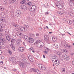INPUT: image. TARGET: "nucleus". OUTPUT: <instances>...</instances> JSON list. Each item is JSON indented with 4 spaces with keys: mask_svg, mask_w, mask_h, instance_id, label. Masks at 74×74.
<instances>
[{
    "mask_svg": "<svg viewBox=\"0 0 74 74\" xmlns=\"http://www.w3.org/2000/svg\"><path fill=\"white\" fill-rule=\"evenodd\" d=\"M64 59L67 60H69L70 59V57L69 56H67L66 54H65L63 56Z\"/></svg>",
    "mask_w": 74,
    "mask_h": 74,
    "instance_id": "f8f14e48",
    "label": "nucleus"
},
{
    "mask_svg": "<svg viewBox=\"0 0 74 74\" xmlns=\"http://www.w3.org/2000/svg\"><path fill=\"white\" fill-rule=\"evenodd\" d=\"M19 65L21 67H23V68H26L27 67V65L25 64V63L20 62L19 63Z\"/></svg>",
    "mask_w": 74,
    "mask_h": 74,
    "instance_id": "f03ea898",
    "label": "nucleus"
},
{
    "mask_svg": "<svg viewBox=\"0 0 74 74\" xmlns=\"http://www.w3.org/2000/svg\"><path fill=\"white\" fill-rule=\"evenodd\" d=\"M32 52H33V53H34V52H35V51H34V50H32Z\"/></svg>",
    "mask_w": 74,
    "mask_h": 74,
    "instance_id": "69168bd1",
    "label": "nucleus"
},
{
    "mask_svg": "<svg viewBox=\"0 0 74 74\" xmlns=\"http://www.w3.org/2000/svg\"><path fill=\"white\" fill-rule=\"evenodd\" d=\"M57 54L58 55H59V56H61L62 55V54L61 53H60V52L58 51L57 53Z\"/></svg>",
    "mask_w": 74,
    "mask_h": 74,
    "instance_id": "2f4dec72",
    "label": "nucleus"
},
{
    "mask_svg": "<svg viewBox=\"0 0 74 74\" xmlns=\"http://www.w3.org/2000/svg\"><path fill=\"white\" fill-rule=\"evenodd\" d=\"M0 64H3V61H1L0 62Z\"/></svg>",
    "mask_w": 74,
    "mask_h": 74,
    "instance_id": "5fc2aeb1",
    "label": "nucleus"
},
{
    "mask_svg": "<svg viewBox=\"0 0 74 74\" xmlns=\"http://www.w3.org/2000/svg\"><path fill=\"white\" fill-rule=\"evenodd\" d=\"M20 30H21V31H25L26 30V29L24 27H22L21 28Z\"/></svg>",
    "mask_w": 74,
    "mask_h": 74,
    "instance_id": "7c9ffc66",
    "label": "nucleus"
},
{
    "mask_svg": "<svg viewBox=\"0 0 74 74\" xmlns=\"http://www.w3.org/2000/svg\"><path fill=\"white\" fill-rule=\"evenodd\" d=\"M0 45H4V43L2 42H0Z\"/></svg>",
    "mask_w": 74,
    "mask_h": 74,
    "instance_id": "79ce46f5",
    "label": "nucleus"
},
{
    "mask_svg": "<svg viewBox=\"0 0 74 74\" xmlns=\"http://www.w3.org/2000/svg\"><path fill=\"white\" fill-rule=\"evenodd\" d=\"M3 31V29L2 28H0V32H2Z\"/></svg>",
    "mask_w": 74,
    "mask_h": 74,
    "instance_id": "49530a36",
    "label": "nucleus"
},
{
    "mask_svg": "<svg viewBox=\"0 0 74 74\" xmlns=\"http://www.w3.org/2000/svg\"><path fill=\"white\" fill-rule=\"evenodd\" d=\"M64 46L65 48L68 49H70L71 48V46L70 45L65 44L64 45Z\"/></svg>",
    "mask_w": 74,
    "mask_h": 74,
    "instance_id": "9b49d317",
    "label": "nucleus"
},
{
    "mask_svg": "<svg viewBox=\"0 0 74 74\" xmlns=\"http://www.w3.org/2000/svg\"><path fill=\"white\" fill-rule=\"evenodd\" d=\"M53 58L52 59V61L53 63L54 64H55V65L56 66H58V65L60 64V61L56 60L53 62Z\"/></svg>",
    "mask_w": 74,
    "mask_h": 74,
    "instance_id": "7ed1b4c3",
    "label": "nucleus"
},
{
    "mask_svg": "<svg viewBox=\"0 0 74 74\" xmlns=\"http://www.w3.org/2000/svg\"><path fill=\"white\" fill-rule=\"evenodd\" d=\"M69 3H71V2H72V0H68Z\"/></svg>",
    "mask_w": 74,
    "mask_h": 74,
    "instance_id": "e2e57ef3",
    "label": "nucleus"
},
{
    "mask_svg": "<svg viewBox=\"0 0 74 74\" xmlns=\"http://www.w3.org/2000/svg\"><path fill=\"white\" fill-rule=\"evenodd\" d=\"M36 72L38 74H40V71H39L38 70H36Z\"/></svg>",
    "mask_w": 74,
    "mask_h": 74,
    "instance_id": "37998d69",
    "label": "nucleus"
},
{
    "mask_svg": "<svg viewBox=\"0 0 74 74\" xmlns=\"http://www.w3.org/2000/svg\"><path fill=\"white\" fill-rule=\"evenodd\" d=\"M22 9L23 10H26V6L25 5H23L22 6Z\"/></svg>",
    "mask_w": 74,
    "mask_h": 74,
    "instance_id": "cd10ccee",
    "label": "nucleus"
},
{
    "mask_svg": "<svg viewBox=\"0 0 74 74\" xmlns=\"http://www.w3.org/2000/svg\"><path fill=\"white\" fill-rule=\"evenodd\" d=\"M67 22L69 25H71L73 23V21L71 20H68Z\"/></svg>",
    "mask_w": 74,
    "mask_h": 74,
    "instance_id": "bb28decb",
    "label": "nucleus"
},
{
    "mask_svg": "<svg viewBox=\"0 0 74 74\" xmlns=\"http://www.w3.org/2000/svg\"><path fill=\"white\" fill-rule=\"evenodd\" d=\"M3 36V34L2 33H0V37H2Z\"/></svg>",
    "mask_w": 74,
    "mask_h": 74,
    "instance_id": "13d9d810",
    "label": "nucleus"
},
{
    "mask_svg": "<svg viewBox=\"0 0 74 74\" xmlns=\"http://www.w3.org/2000/svg\"><path fill=\"white\" fill-rule=\"evenodd\" d=\"M61 52H65V53H67L68 52V51L66 49H62L61 50Z\"/></svg>",
    "mask_w": 74,
    "mask_h": 74,
    "instance_id": "dca6fc26",
    "label": "nucleus"
},
{
    "mask_svg": "<svg viewBox=\"0 0 74 74\" xmlns=\"http://www.w3.org/2000/svg\"><path fill=\"white\" fill-rule=\"evenodd\" d=\"M65 71H66V70L65 69L63 68L62 69V72H63L64 73V72H65Z\"/></svg>",
    "mask_w": 74,
    "mask_h": 74,
    "instance_id": "c03bdc74",
    "label": "nucleus"
},
{
    "mask_svg": "<svg viewBox=\"0 0 74 74\" xmlns=\"http://www.w3.org/2000/svg\"><path fill=\"white\" fill-rule=\"evenodd\" d=\"M21 15V11L18 10L16 12V16H19Z\"/></svg>",
    "mask_w": 74,
    "mask_h": 74,
    "instance_id": "1a4fd4ad",
    "label": "nucleus"
},
{
    "mask_svg": "<svg viewBox=\"0 0 74 74\" xmlns=\"http://www.w3.org/2000/svg\"><path fill=\"white\" fill-rule=\"evenodd\" d=\"M44 52L45 53H46V54L47 53H48V51H44Z\"/></svg>",
    "mask_w": 74,
    "mask_h": 74,
    "instance_id": "3c124183",
    "label": "nucleus"
},
{
    "mask_svg": "<svg viewBox=\"0 0 74 74\" xmlns=\"http://www.w3.org/2000/svg\"><path fill=\"white\" fill-rule=\"evenodd\" d=\"M0 40L1 41H2V42H6V40H5V39L2 38H0Z\"/></svg>",
    "mask_w": 74,
    "mask_h": 74,
    "instance_id": "a211bd4d",
    "label": "nucleus"
},
{
    "mask_svg": "<svg viewBox=\"0 0 74 74\" xmlns=\"http://www.w3.org/2000/svg\"><path fill=\"white\" fill-rule=\"evenodd\" d=\"M57 13L58 14H60V15H62V14H64V12L61 11H58Z\"/></svg>",
    "mask_w": 74,
    "mask_h": 74,
    "instance_id": "6ab92c4d",
    "label": "nucleus"
},
{
    "mask_svg": "<svg viewBox=\"0 0 74 74\" xmlns=\"http://www.w3.org/2000/svg\"><path fill=\"white\" fill-rule=\"evenodd\" d=\"M39 30H40V31H41V30H42V28H39Z\"/></svg>",
    "mask_w": 74,
    "mask_h": 74,
    "instance_id": "4d7b16f0",
    "label": "nucleus"
},
{
    "mask_svg": "<svg viewBox=\"0 0 74 74\" xmlns=\"http://www.w3.org/2000/svg\"><path fill=\"white\" fill-rule=\"evenodd\" d=\"M8 52L9 53V55H12V51L9 50H8Z\"/></svg>",
    "mask_w": 74,
    "mask_h": 74,
    "instance_id": "473e14b6",
    "label": "nucleus"
},
{
    "mask_svg": "<svg viewBox=\"0 0 74 74\" xmlns=\"http://www.w3.org/2000/svg\"><path fill=\"white\" fill-rule=\"evenodd\" d=\"M1 58L2 59H4V56H2L1 57Z\"/></svg>",
    "mask_w": 74,
    "mask_h": 74,
    "instance_id": "bf43d9fd",
    "label": "nucleus"
},
{
    "mask_svg": "<svg viewBox=\"0 0 74 74\" xmlns=\"http://www.w3.org/2000/svg\"><path fill=\"white\" fill-rule=\"evenodd\" d=\"M17 36H18L19 37H20V36H22V33H17Z\"/></svg>",
    "mask_w": 74,
    "mask_h": 74,
    "instance_id": "72a5a7b5",
    "label": "nucleus"
},
{
    "mask_svg": "<svg viewBox=\"0 0 74 74\" xmlns=\"http://www.w3.org/2000/svg\"><path fill=\"white\" fill-rule=\"evenodd\" d=\"M16 61V58L14 57V60H13L12 61V63H15Z\"/></svg>",
    "mask_w": 74,
    "mask_h": 74,
    "instance_id": "c9c22d12",
    "label": "nucleus"
},
{
    "mask_svg": "<svg viewBox=\"0 0 74 74\" xmlns=\"http://www.w3.org/2000/svg\"><path fill=\"white\" fill-rule=\"evenodd\" d=\"M5 36H7V35H8L9 34V33H8V30L5 29Z\"/></svg>",
    "mask_w": 74,
    "mask_h": 74,
    "instance_id": "412c9836",
    "label": "nucleus"
},
{
    "mask_svg": "<svg viewBox=\"0 0 74 74\" xmlns=\"http://www.w3.org/2000/svg\"><path fill=\"white\" fill-rule=\"evenodd\" d=\"M13 60H14V57L11 58H10V60L11 62H12L13 61Z\"/></svg>",
    "mask_w": 74,
    "mask_h": 74,
    "instance_id": "e433bc0d",
    "label": "nucleus"
},
{
    "mask_svg": "<svg viewBox=\"0 0 74 74\" xmlns=\"http://www.w3.org/2000/svg\"><path fill=\"white\" fill-rule=\"evenodd\" d=\"M52 40L53 41H56L58 40V38L56 37L53 36L52 37Z\"/></svg>",
    "mask_w": 74,
    "mask_h": 74,
    "instance_id": "aec40b11",
    "label": "nucleus"
},
{
    "mask_svg": "<svg viewBox=\"0 0 74 74\" xmlns=\"http://www.w3.org/2000/svg\"><path fill=\"white\" fill-rule=\"evenodd\" d=\"M56 6L58 7L59 8H60V9H62L63 8V5L60 4L59 3H58L57 5H56Z\"/></svg>",
    "mask_w": 74,
    "mask_h": 74,
    "instance_id": "9d476101",
    "label": "nucleus"
},
{
    "mask_svg": "<svg viewBox=\"0 0 74 74\" xmlns=\"http://www.w3.org/2000/svg\"><path fill=\"white\" fill-rule=\"evenodd\" d=\"M68 14L70 16H74V14L70 12H69L68 13Z\"/></svg>",
    "mask_w": 74,
    "mask_h": 74,
    "instance_id": "5701e85b",
    "label": "nucleus"
},
{
    "mask_svg": "<svg viewBox=\"0 0 74 74\" xmlns=\"http://www.w3.org/2000/svg\"><path fill=\"white\" fill-rule=\"evenodd\" d=\"M71 56H73V55H74V53H71Z\"/></svg>",
    "mask_w": 74,
    "mask_h": 74,
    "instance_id": "de8ad7c7",
    "label": "nucleus"
},
{
    "mask_svg": "<svg viewBox=\"0 0 74 74\" xmlns=\"http://www.w3.org/2000/svg\"><path fill=\"white\" fill-rule=\"evenodd\" d=\"M62 36H65V34H62Z\"/></svg>",
    "mask_w": 74,
    "mask_h": 74,
    "instance_id": "774afa93",
    "label": "nucleus"
},
{
    "mask_svg": "<svg viewBox=\"0 0 74 74\" xmlns=\"http://www.w3.org/2000/svg\"><path fill=\"white\" fill-rule=\"evenodd\" d=\"M38 67L40 68V69L41 68V70H45V66H42L41 64H38Z\"/></svg>",
    "mask_w": 74,
    "mask_h": 74,
    "instance_id": "423d86ee",
    "label": "nucleus"
},
{
    "mask_svg": "<svg viewBox=\"0 0 74 74\" xmlns=\"http://www.w3.org/2000/svg\"><path fill=\"white\" fill-rule=\"evenodd\" d=\"M5 21L6 20L4 19L3 17H2L0 18V27H1V28L3 27V25L1 24V23L3 22H5Z\"/></svg>",
    "mask_w": 74,
    "mask_h": 74,
    "instance_id": "f257e3e1",
    "label": "nucleus"
},
{
    "mask_svg": "<svg viewBox=\"0 0 74 74\" xmlns=\"http://www.w3.org/2000/svg\"><path fill=\"white\" fill-rule=\"evenodd\" d=\"M63 20L64 21H67V19L66 18H63Z\"/></svg>",
    "mask_w": 74,
    "mask_h": 74,
    "instance_id": "6e6d98bb",
    "label": "nucleus"
},
{
    "mask_svg": "<svg viewBox=\"0 0 74 74\" xmlns=\"http://www.w3.org/2000/svg\"><path fill=\"white\" fill-rule=\"evenodd\" d=\"M4 48V47L2 46H0V49H3Z\"/></svg>",
    "mask_w": 74,
    "mask_h": 74,
    "instance_id": "864d4df0",
    "label": "nucleus"
},
{
    "mask_svg": "<svg viewBox=\"0 0 74 74\" xmlns=\"http://www.w3.org/2000/svg\"><path fill=\"white\" fill-rule=\"evenodd\" d=\"M24 38L26 40H29V37L26 36H24Z\"/></svg>",
    "mask_w": 74,
    "mask_h": 74,
    "instance_id": "393cba45",
    "label": "nucleus"
},
{
    "mask_svg": "<svg viewBox=\"0 0 74 74\" xmlns=\"http://www.w3.org/2000/svg\"><path fill=\"white\" fill-rule=\"evenodd\" d=\"M20 3L21 4H25V3H26V1L25 0H23L21 1Z\"/></svg>",
    "mask_w": 74,
    "mask_h": 74,
    "instance_id": "c85d7f7f",
    "label": "nucleus"
},
{
    "mask_svg": "<svg viewBox=\"0 0 74 74\" xmlns=\"http://www.w3.org/2000/svg\"><path fill=\"white\" fill-rule=\"evenodd\" d=\"M13 45H14V40H12L11 41V44L10 45V46L14 50L15 49V47Z\"/></svg>",
    "mask_w": 74,
    "mask_h": 74,
    "instance_id": "6e6552de",
    "label": "nucleus"
},
{
    "mask_svg": "<svg viewBox=\"0 0 74 74\" xmlns=\"http://www.w3.org/2000/svg\"><path fill=\"white\" fill-rule=\"evenodd\" d=\"M12 25L13 26H14V27H17L18 26H19V25H18V24H16L14 22L12 23Z\"/></svg>",
    "mask_w": 74,
    "mask_h": 74,
    "instance_id": "2eb2a0df",
    "label": "nucleus"
},
{
    "mask_svg": "<svg viewBox=\"0 0 74 74\" xmlns=\"http://www.w3.org/2000/svg\"><path fill=\"white\" fill-rule=\"evenodd\" d=\"M21 60H22V61L23 62H25L26 61V59H25V58H22Z\"/></svg>",
    "mask_w": 74,
    "mask_h": 74,
    "instance_id": "f704fd0d",
    "label": "nucleus"
},
{
    "mask_svg": "<svg viewBox=\"0 0 74 74\" xmlns=\"http://www.w3.org/2000/svg\"><path fill=\"white\" fill-rule=\"evenodd\" d=\"M25 51V47H20L18 49V51L19 52H23Z\"/></svg>",
    "mask_w": 74,
    "mask_h": 74,
    "instance_id": "39448f33",
    "label": "nucleus"
},
{
    "mask_svg": "<svg viewBox=\"0 0 74 74\" xmlns=\"http://www.w3.org/2000/svg\"><path fill=\"white\" fill-rule=\"evenodd\" d=\"M28 42H29V43H33V42H34V39H33V38H29V40H28Z\"/></svg>",
    "mask_w": 74,
    "mask_h": 74,
    "instance_id": "ddd939ff",
    "label": "nucleus"
},
{
    "mask_svg": "<svg viewBox=\"0 0 74 74\" xmlns=\"http://www.w3.org/2000/svg\"><path fill=\"white\" fill-rule=\"evenodd\" d=\"M6 38L8 41H10L11 40V38L10 36L8 35L6 36Z\"/></svg>",
    "mask_w": 74,
    "mask_h": 74,
    "instance_id": "a878e982",
    "label": "nucleus"
},
{
    "mask_svg": "<svg viewBox=\"0 0 74 74\" xmlns=\"http://www.w3.org/2000/svg\"><path fill=\"white\" fill-rule=\"evenodd\" d=\"M28 59L31 62H33V56H32L31 55H30L28 57Z\"/></svg>",
    "mask_w": 74,
    "mask_h": 74,
    "instance_id": "4468645a",
    "label": "nucleus"
},
{
    "mask_svg": "<svg viewBox=\"0 0 74 74\" xmlns=\"http://www.w3.org/2000/svg\"><path fill=\"white\" fill-rule=\"evenodd\" d=\"M11 1L12 3H15L16 1V0H11Z\"/></svg>",
    "mask_w": 74,
    "mask_h": 74,
    "instance_id": "a18cd8bd",
    "label": "nucleus"
},
{
    "mask_svg": "<svg viewBox=\"0 0 74 74\" xmlns=\"http://www.w3.org/2000/svg\"><path fill=\"white\" fill-rule=\"evenodd\" d=\"M26 5H29V6L32 5V3H31V2H27L26 3Z\"/></svg>",
    "mask_w": 74,
    "mask_h": 74,
    "instance_id": "c756f323",
    "label": "nucleus"
},
{
    "mask_svg": "<svg viewBox=\"0 0 74 74\" xmlns=\"http://www.w3.org/2000/svg\"><path fill=\"white\" fill-rule=\"evenodd\" d=\"M36 37H39L40 36V34L38 33H36Z\"/></svg>",
    "mask_w": 74,
    "mask_h": 74,
    "instance_id": "ea45409f",
    "label": "nucleus"
},
{
    "mask_svg": "<svg viewBox=\"0 0 74 74\" xmlns=\"http://www.w3.org/2000/svg\"><path fill=\"white\" fill-rule=\"evenodd\" d=\"M17 44H19L21 42V39L18 40L16 42Z\"/></svg>",
    "mask_w": 74,
    "mask_h": 74,
    "instance_id": "58836bf2",
    "label": "nucleus"
},
{
    "mask_svg": "<svg viewBox=\"0 0 74 74\" xmlns=\"http://www.w3.org/2000/svg\"><path fill=\"white\" fill-rule=\"evenodd\" d=\"M46 50H47V51H49V49L48 48H46L45 49Z\"/></svg>",
    "mask_w": 74,
    "mask_h": 74,
    "instance_id": "603ef678",
    "label": "nucleus"
},
{
    "mask_svg": "<svg viewBox=\"0 0 74 74\" xmlns=\"http://www.w3.org/2000/svg\"><path fill=\"white\" fill-rule=\"evenodd\" d=\"M44 39L46 41H47L48 40V36L47 35H45L44 36Z\"/></svg>",
    "mask_w": 74,
    "mask_h": 74,
    "instance_id": "f3484780",
    "label": "nucleus"
},
{
    "mask_svg": "<svg viewBox=\"0 0 74 74\" xmlns=\"http://www.w3.org/2000/svg\"><path fill=\"white\" fill-rule=\"evenodd\" d=\"M32 49H33V48H31L29 49V51H32Z\"/></svg>",
    "mask_w": 74,
    "mask_h": 74,
    "instance_id": "8fccbe9b",
    "label": "nucleus"
},
{
    "mask_svg": "<svg viewBox=\"0 0 74 74\" xmlns=\"http://www.w3.org/2000/svg\"><path fill=\"white\" fill-rule=\"evenodd\" d=\"M69 5H70V6H71L72 7H73L74 6V3L73 2H69Z\"/></svg>",
    "mask_w": 74,
    "mask_h": 74,
    "instance_id": "4be33fe9",
    "label": "nucleus"
},
{
    "mask_svg": "<svg viewBox=\"0 0 74 74\" xmlns=\"http://www.w3.org/2000/svg\"><path fill=\"white\" fill-rule=\"evenodd\" d=\"M29 10L30 11H33L36 10V6L34 5H32L29 8Z\"/></svg>",
    "mask_w": 74,
    "mask_h": 74,
    "instance_id": "20e7f679",
    "label": "nucleus"
},
{
    "mask_svg": "<svg viewBox=\"0 0 74 74\" xmlns=\"http://www.w3.org/2000/svg\"><path fill=\"white\" fill-rule=\"evenodd\" d=\"M55 45L56 47H58V44H56Z\"/></svg>",
    "mask_w": 74,
    "mask_h": 74,
    "instance_id": "338daca9",
    "label": "nucleus"
},
{
    "mask_svg": "<svg viewBox=\"0 0 74 74\" xmlns=\"http://www.w3.org/2000/svg\"><path fill=\"white\" fill-rule=\"evenodd\" d=\"M44 43L42 42L39 43V44H38L37 45V46L38 48L42 47L44 46Z\"/></svg>",
    "mask_w": 74,
    "mask_h": 74,
    "instance_id": "0eeeda50",
    "label": "nucleus"
},
{
    "mask_svg": "<svg viewBox=\"0 0 74 74\" xmlns=\"http://www.w3.org/2000/svg\"><path fill=\"white\" fill-rule=\"evenodd\" d=\"M40 42H41V41H40V40H37L36 42H35L34 44H39V43H40Z\"/></svg>",
    "mask_w": 74,
    "mask_h": 74,
    "instance_id": "b1692460",
    "label": "nucleus"
},
{
    "mask_svg": "<svg viewBox=\"0 0 74 74\" xmlns=\"http://www.w3.org/2000/svg\"><path fill=\"white\" fill-rule=\"evenodd\" d=\"M46 15H47V14H49V13L48 12H47L45 13Z\"/></svg>",
    "mask_w": 74,
    "mask_h": 74,
    "instance_id": "680f3d73",
    "label": "nucleus"
},
{
    "mask_svg": "<svg viewBox=\"0 0 74 74\" xmlns=\"http://www.w3.org/2000/svg\"><path fill=\"white\" fill-rule=\"evenodd\" d=\"M31 69L33 71H34V72H36V69H34L32 68Z\"/></svg>",
    "mask_w": 74,
    "mask_h": 74,
    "instance_id": "a19ab883",
    "label": "nucleus"
},
{
    "mask_svg": "<svg viewBox=\"0 0 74 74\" xmlns=\"http://www.w3.org/2000/svg\"><path fill=\"white\" fill-rule=\"evenodd\" d=\"M72 64H73V65H74V60H73L72 61Z\"/></svg>",
    "mask_w": 74,
    "mask_h": 74,
    "instance_id": "052dcab7",
    "label": "nucleus"
},
{
    "mask_svg": "<svg viewBox=\"0 0 74 74\" xmlns=\"http://www.w3.org/2000/svg\"><path fill=\"white\" fill-rule=\"evenodd\" d=\"M1 54H2V51L0 50V55H1Z\"/></svg>",
    "mask_w": 74,
    "mask_h": 74,
    "instance_id": "0e129e2a",
    "label": "nucleus"
},
{
    "mask_svg": "<svg viewBox=\"0 0 74 74\" xmlns=\"http://www.w3.org/2000/svg\"><path fill=\"white\" fill-rule=\"evenodd\" d=\"M13 71H16L17 70L16 69H13Z\"/></svg>",
    "mask_w": 74,
    "mask_h": 74,
    "instance_id": "09e8293b",
    "label": "nucleus"
},
{
    "mask_svg": "<svg viewBox=\"0 0 74 74\" xmlns=\"http://www.w3.org/2000/svg\"><path fill=\"white\" fill-rule=\"evenodd\" d=\"M4 10V8L2 7H0V10H1V11H3Z\"/></svg>",
    "mask_w": 74,
    "mask_h": 74,
    "instance_id": "4c0bfd02",
    "label": "nucleus"
}]
</instances>
